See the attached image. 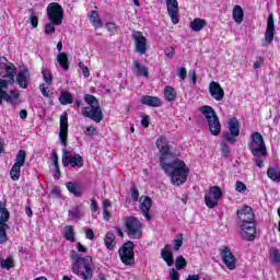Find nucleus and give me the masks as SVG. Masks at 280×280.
Segmentation results:
<instances>
[{"label":"nucleus","mask_w":280,"mask_h":280,"mask_svg":"<svg viewBox=\"0 0 280 280\" xmlns=\"http://www.w3.org/2000/svg\"><path fill=\"white\" fill-rule=\"evenodd\" d=\"M44 34L46 35V36H49V35H51V34H56V24H54V23H47V24H45V26H44Z\"/></svg>","instance_id":"41"},{"label":"nucleus","mask_w":280,"mask_h":280,"mask_svg":"<svg viewBox=\"0 0 280 280\" xmlns=\"http://www.w3.org/2000/svg\"><path fill=\"white\" fill-rule=\"evenodd\" d=\"M21 167L18 164H13L10 171V177L13 180H19V178H21Z\"/></svg>","instance_id":"36"},{"label":"nucleus","mask_w":280,"mask_h":280,"mask_svg":"<svg viewBox=\"0 0 280 280\" xmlns=\"http://www.w3.org/2000/svg\"><path fill=\"white\" fill-rule=\"evenodd\" d=\"M130 191H131V200H133V202H137V200H139V189H137V186L130 187Z\"/></svg>","instance_id":"50"},{"label":"nucleus","mask_w":280,"mask_h":280,"mask_svg":"<svg viewBox=\"0 0 280 280\" xmlns=\"http://www.w3.org/2000/svg\"><path fill=\"white\" fill-rule=\"evenodd\" d=\"M221 154L224 159H229L231 156V151L229 150V144L225 142L221 143Z\"/></svg>","instance_id":"46"},{"label":"nucleus","mask_w":280,"mask_h":280,"mask_svg":"<svg viewBox=\"0 0 280 280\" xmlns=\"http://www.w3.org/2000/svg\"><path fill=\"white\" fill-rule=\"evenodd\" d=\"M85 237L91 241L95 240V233L93 232V230L91 229L85 230Z\"/></svg>","instance_id":"58"},{"label":"nucleus","mask_w":280,"mask_h":280,"mask_svg":"<svg viewBox=\"0 0 280 280\" xmlns=\"http://www.w3.org/2000/svg\"><path fill=\"white\" fill-rule=\"evenodd\" d=\"M177 93L176 90L170 85H166L164 88V98L166 100V102H174V100H176L177 97Z\"/></svg>","instance_id":"31"},{"label":"nucleus","mask_w":280,"mask_h":280,"mask_svg":"<svg viewBox=\"0 0 280 280\" xmlns=\"http://www.w3.org/2000/svg\"><path fill=\"white\" fill-rule=\"evenodd\" d=\"M61 163L63 167H72L73 170H80L84 167V158L80 154L71 155V151L63 149L61 154Z\"/></svg>","instance_id":"10"},{"label":"nucleus","mask_w":280,"mask_h":280,"mask_svg":"<svg viewBox=\"0 0 280 280\" xmlns=\"http://www.w3.org/2000/svg\"><path fill=\"white\" fill-rule=\"evenodd\" d=\"M104 245L107 250H115V248L117 247V236H115V233L106 232L104 237Z\"/></svg>","instance_id":"24"},{"label":"nucleus","mask_w":280,"mask_h":280,"mask_svg":"<svg viewBox=\"0 0 280 280\" xmlns=\"http://www.w3.org/2000/svg\"><path fill=\"white\" fill-rule=\"evenodd\" d=\"M52 196H55L56 198H60L61 194H60V188L58 186H55L51 190Z\"/></svg>","instance_id":"61"},{"label":"nucleus","mask_w":280,"mask_h":280,"mask_svg":"<svg viewBox=\"0 0 280 280\" xmlns=\"http://www.w3.org/2000/svg\"><path fill=\"white\" fill-rule=\"evenodd\" d=\"M228 130L229 132L223 133V139L231 143H237V137H240V120L235 117L230 118L228 121Z\"/></svg>","instance_id":"13"},{"label":"nucleus","mask_w":280,"mask_h":280,"mask_svg":"<svg viewBox=\"0 0 280 280\" xmlns=\"http://www.w3.org/2000/svg\"><path fill=\"white\" fill-rule=\"evenodd\" d=\"M174 244V250L178 252L180 250V247L183 246V234H178L176 238L173 241Z\"/></svg>","instance_id":"44"},{"label":"nucleus","mask_w":280,"mask_h":280,"mask_svg":"<svg viewBox=\"0 0 280 280\" xmlns=\"http://www.w3.org/2000/svg\"><path fill=\"white\" fill-rule=\"evenodd\" d=\"M89 20H90L91 25H93V27L95 30H100L104 25L102 23V19H100V13H97L96 10L91 11V13L89 15Z\"/></svg>","instance_id":"26"},{"label":"nucleus","mask_w":280,"mask_h":280,"mask_svg":"<svg viewBox=\"0 0 280 280\" xmlns=\"http://www.w3.org/2000/svg\"><path fill=\"white\" fill-rule=\"evenodd\" d=\"M208 91L215 102H222L224 100V89L220 85V83L212 81L209 83Z\"/></svg>","instance_id":"19"},{"label":"nucleus","mask_w":280,"mask_h":280,"mask_svg":"<svg viewBox=\"0 0 280 280\" xmlns=\"http://www.w3.org/2000/svg\"><path fill=\"white\" fill-rule=\"evenodd\" d=\"M155 145L160 152V166L176 159V155L172 153L170 142H167V138L165 136H160L155 142Z\"/></svg>","instance_id":"8"},{"label":"nucleus","mask_w":280,"mask_h":280,"mask_svg":"<svg viewBox=\"0 0 280 280\" xmlns=\"http://www.w3.org/2000/svg\"><path fill=\"white\" fill-rule=\"evenodd\" d=\"M91 211L92 213H96V211L100 209V206L97 205V201L95 200V198L91 199Z\"/></svg>","instance_id":"57"},{"label":"nucleus","mask_w":280,"mask_h":280,"mask_svg":"<svg viewBox=\"0 0 280 280\" xmlns=\"http://www.w3.org/2000/svg\"><path fill=\"white\" fill-rule=\"evenodd\" d=\"M84 102L89 105V107H83L81 115L83 117H88V119H92L96 124L104 120V113L102 112V107H100V101L93 94H85Z\"/></svg>","instance_id":"5"},{"label":"nucleus","mask_w":280,"mask_h":280,"mask_svg":"<svg viewBox=\"0 0 280 280\" xmlns=\"http://www.w3.org/2000/svg\"><path fill=\"white\" fill-rule=\"evenodd\" d=\"M186 280H200L199 275H189Z\"/></svg>","instance_id":"64"},{"label":"nucleus","mask_w":280,"mask_h":280,"mask_svg":"<svg viewBox=\"0 0 280 280\" xmlns=\"http://www.w3.org/2000/svg\"><path fill=\"white\" fill-rule=\"evenodd\" d=\"M232 16L235 23H242V21H244V9H242L240 5H235L232 11Z\"/></svg>","instance_id":"32"},{"label":"nucleus","mask_w":280,"mask_h":280,"mask_svg":"<svg viewBox=\"0 0 280 280\" xmlns=\"http://www.w3.org/2000/svg\"><path fill=\"white\" fill-rule=\"evenodd\" d=\"M148 51V38L141 36V54H145Z\"/></svg>","instance_id":"55"},{"label":"nucleus","mask_w":280,"mask_h":280,"mask_svg":"<svg viewBox=\"0 0 280 280\" xmlns=\"http://www.w3.org/2000/svg\"><path fill=\"white\" fill-rule=\"evenodd\" d=\"M39 91L44 97H51V94L47 91V88H45V83L39 84Z\"/></svg>","instance_id":"54"},{"label":"nucleus","mask_w":280,"mask_h":280,"mask_svg":"<svg viewBox=\"0 0 280 280\" xmlns=\"http://www.w3.org/2000/svg\"><path fill=\"white\" fill-rule=\"evenodd\" d=\"M166 176H170L172 185L180 187L184 183H187V176H189V167L185 164V161L174 158L170 162L160 166Z\"/></svg>","instance_id":"3"},{"label":"nucleus","mask_w":280,"mask_h":280,"mask_svg":"<svg viewBox=\"0 0 280 280\" xmlns=\"http://www.w3.org/2000/svg\"><path fill=\"white\" fill-rule=\"evenodd\" d=\"M122 231L127 233L129 237L135 240L139 235V231L141 229V221L137 217H125L122 219Z\"/></svg>","instance_id":"12"},{"label":"nucleus","mask_w":280,"mask_h":280,"mask_svg":"<svg viewBox=\"0 0 280 280\" xmlns=\"http://www.w3.org/2000/svg\"><path fill=\"white\" fill-rule=\"evenodd\" d=\"M168 278L170 280H180V273L175 268H172L170 269Z\"/></svg>","instance_id":"49"},{"label":"nucleus","mask_w":280,"mask_h":280,"mask_svg":"<svg viewBox=\"0 0 280 280\" xmlns=\"http://www.w3.org/2000/svg\"><path fill=\"white\" fill-rule=\"evenodd\" d=\"M141 126H143V128H150V116H142Z\"/></svg>","instance_id":"56"},{"label":"nucleus","mask_w":280,"mask_h":280,"mask_svg":"<svg viewBox=\"0 0 280 280\" xmlns=\"http://www.w3.org/2000/svg\"><path fill=\"white\" fill-rule=\"evenodd\" d=\"M222 188L219 186H212L209 189V192L205 195V202L208 209H215L218 207V202L222 200Z\"/></svg>","instance_id":"14"},{"label":"nucleus","mask_w":280,"mask_h":280,"mask_svg":"<svg viewBox=\"0 0 280 280\" xmlns=\"http://www.w3.org/2000/svg\"><path fill=\"white\" fill-rule=\"evenodd\" d=\"M164 54L167 58L172 59L176 55V50L174 47L171 46L164 49Z\"/></svg>","instance_id":"51"},{"label":"nucleus","mask_w":280,"mask_h":280,"mask_svg":"<svg viewBox=\"0 0 280 280\" xmlns=\"http://www.w3.org/2000/svg\"><path fill=\"white\" fill-rule=\"evenodd\" d=\"M269 257L273 264H280V252L277 247L269 250Z\"/></svg>","instance_id":"38"},{"label":"nucleus","mask_w":280,"mask_h":280,"mask_svg":"<svg viewBox=\"0 0 280 280\" xmlns=\"http://www.w3.org/2000/svg\"><path fill=\"white\" fill-rule=\"evenodd\" d=\"M170 248H172L171 245H165L164 248L161 249V258L165 261L166 266L172 268V266H174V253H172Z\"/></svg>","instance_id":"23"},{"label":"nucleus","mask_w":280,"mask_h":280,"mask_svg":"<svg viewBox=\"0 0 280 280\" xmlns=\"http://www.w3.org/2000/svg\"><path fill=\"white\" fill-rule=\"evenodd\" d=\"M1 217H0V244L8 243V231H10V225L5 222L10 220V211L5 207L1 208Z\"/></svg>","instance_id":"15"},{"label":"nucleus","mask_w":280,"mask_h":280,"mask_svg":"<svg viewBox=\"0 0 280 280\" xmlns=\"http://www.w3.org/2000/svg\"><path fill=\"white\" fill-rule=\"evenodd\" d=\"M63 237L68 242H75V232H73V225H66L63 228Z\"/></svg>","instance_id":"33"},{"label":"nucleus","mask_w":280,"mask_h":280,"mask_svg":"<svg viewBox=\"0 0 280 280\" xmlns=\"http://www.w3.org/2000/svg\"><path fill=\"white\" fill-rule=\"evenodd\" d=\"M46 14L48 21L52 23V25H62V21L65 19V9L58 2H50L47 5Z\"/></svg>","instance_id":"9"},{"label":"nucleus","mask_w":280,"mask_h":280,"mask_svg":"<svg viewBox=\"0 0 280 280\" xmlns=\"http://www.w3.org/2000/svg\"><path fill=\"white\" fill-rule=\"evenodd\" d=\"M143 201L141 202V211L147 222H152V214L150 213V209H152V198L149 196L142 197Z\"/></svg>","instance_id":"22"},{"label":"nucleus","mask_w":280,"mask_h":280,"mask_svg":"<svg viewBox=\"0 0 280 280\" xmlns=\"http://www.w3.org/2000/svg\"><path fill=\"white\" fill-rule=\"evenodd\" d=\"M220 252H221L222 261L226 266V268L229 270H235L237 258L233 256V253H231V249L226 246H222L220 248Z\"/></svg>","instance_id":"18"},{"label":"nucleus","mask_w":280,"mask_h":280,"mask_svg":"<svg viewBox=\"0 0 280 280\" xmlns=\"http://www.w3.org/2000/svg\"><path fill=\"white\" fill-rule=\"evenodd\" d=\"M248 150L252 152L253 156H268L266 140H264V136H261L259 131L252 133L248 142Z\"/></svg>","instance_id":"7"},{"label":"nucleus","mask_w":280,"mask_h":280,"mask_svg":"<svg viewBox=\"0 0 280 280\" xmlns=\"http://www.w3.org/2000/svg\"><path fill=\"white\" fill-rule=\"evenodd\" d=\"M264 66V57H258L257 61L254 63V69H260Z\"/></svg>","instance_id":"60"},{"label":"nucleus","mask_w":280,"mask_h":280,"mask_svg":"<svg viewBox=\"0 0 280 280\" xmlns=\"http://www.w3.org/2000/svg\"><path fill=\"white\" fill-rule=\"evenodd\" d=\"M141 104L150 106L151 108H159L161 106V98L151 95H144L141 98Z\"/></svg>","instance_id":"25"},{"label":"nucleus","mask_w":280,"mask_h":280,"mask_svg":"<svg viewBox=\"0 0 280 280\" xmlns=\"http://www.w3.org/2000/svg\"><path fill=\"white\" fill-rule=\"evenodd\" d=\"M167 14L171 16L172 24L178 25V0H165Z\"/></svg>","instance_id":"20"},{"label":"nucleus","mask_w":280,"mask_h":280,"mask_svg":"<svg viewBox=\"0 0 280 280\" xmlns=\"http://www.w3.org/2000/svg\"><path fill=\"white\" fill-rule=\"evenodd\" d=\"M26 159H27V152H25V150L18 151L14 165H19L20 167H23V165H25Z\"/></svg>","instance_id":"34"},{"label":"nucleus","mask_w":280,"mask_h":280,"mask_svg":"<svg viewBox=\"0 0 280 280\" xmlns=\"http://www.w3.org/2000/svg\"><path fill=\"white\" fill-rule=\"evenodd\" d=\"M237 224L241 229V236L246 242H255L257 237V221L255 211L249 206H243L236 211Z\"/></svg>","instance_id":"2"},{"label":"nucleus","mask_w":280,"mask_h":280,"mask_svg":"<svg viewBox=\"0 0 280 280\" xmlns=\"http://www.w3.org/2000/svg\"><path fill=\"white\" fill-rule=\"evenodd\" d=\"M253 163H255V166L256 167H264V160H261L262 156H266V155H253Z\"/></svg>","instance_id":"48"},{"label":"nucleus","mask_w":280,"mask_h":280,"mask_svg":"<svg viewBox=\"0 0 280 280\" xmlns=\"http://www.w3.org/2000/svg\"><path fill=\"white\" fill-rule=\"evenodd\" d=\"M57 62L63 71H69V55H67V52H59L57 55Z\"/></svg>","instance_id":"27"},{"label":"nucleus","mask_w":280,"mask_h":280,"mask_svg":"<svg viewBox=\"0 0 280 280\" xmlns=\"http://www.w3.org/2000/svg\"><path fill=\"white\" fill-rule=\"evenodd\" d=\"M177 75L180 78V80H185V78H187V69L180 68Z\"/></svg>","instance_id":"59"},{"label":"nucleus","mask_w":280,"mask_h":280,"mask_svg":"<svg viewBox=\"0 0 280 280\" xmlns=\"http://www.w3.org/2000/svg\"><path fill=\"white\" fill-rule=\"evenodd\" d=\"M275 15L272 13L269 14L267 21V30L265 33V38L262 39V47H268L275 40Z\"/></svg>","instance_id":"17"},{"label":"nucleus","mask_w":280,"mask_h":280,"mask_svg":"<svg viewBox=\"0 0 280 280\" xmlns=\"http://www.w3.org/2000/svg\"><path fill=\"white\" fill-rule=\"evenodd\" d=\"M68 213L72 220H80V218H82V211L80 210V207H75L74 210H70Z\"/></svg>","instance_id":"43"},{"label":"nucleus","mask_w":280,"mask_h":280,"mask_svg":"<svg viewBox=\"0 0 280 280\" xmlns=\"http://www.w3.org/2000/svg\"><path fill=\"white\" fill-rule=\"evenodd\" d=\"M207 25V20H202L200 18L195 19L192 22H190V30L192 32H200L201 30H203Z\"/></svg>","instance_id":"30"},{"label":"nucleus","mask_w":280,"mask_h":280,"mask_svg":"<svg viewBox=\"0 0 280 280\" xmlns=\"http://www.w3.org/2000/svg\"><path fill=\"white\" fill-rule=\"evenodd\" d=\"M184 268H187V259L179 255L175 258V270H184Z\"/></svg>","instance_id":"35"},{"label":"nucleus","mask_w":280,"mask_h":280,"mask_svg":"<svg viewBox=\"0 0 280 280\" xmlns=\"http://www.w3.org/2000/svg\"><path fill=\"white\" fill-rule=\"evenodd\" d=\"M199 110L202 113V115L205 116L208 122V128L210 130V133L213 137H218V135L222 132V124H220V118L218 117L215 109H213V107L209 105H205L200 107Z\"/></svg>","instance_id":"6"},{"label":"nucleus","mask_w":280,"mask_h":280,"mask_svg":"<svg viewBox=\"0 0 280 280\" xmlns=\"http://www.w3.org/2000/svg\"><path fill=\"white\" fill-rule=\"evenodd\" d=\"M52 165L55 167L56 174H58L57 178H60V165L58 164V153H52Z\"/></svg>","instance_id":"42"},{"label":"nucleus","mask_w":280,"mask_h":280,"mask_svg":"<svg viewBox=\"0 0 280 280\" xmlns=\"http://www.w3.org/2000/svg\"><path fill=\"white\" fill-rule=\"evenodd\" d=\"M59 103L61 106H69V104H73V94L69 91H61L59 96Z\"/></svg>","instance_id":"29"},{"label":"nucleus","mask_w":280,"mask_h":280,"mask_svg":"<svg viewBox=\"0 0 280 280\" xmlns=\"http://www.w3.org/2000/svg\"><path fill=\"white\" fill-rule=\"evenodd\" d=\"M16 78V66L14 63H9L4 66V74L0 79V106L3 102L14 106L16 102L21 98V93L16 90H11L8 92V86H13Z\"/></svg>","instance_id":"1"},{"label":"nucleus","mask_w":280,"mask_h":280,"mask_svg":"<svg viewBox=\"0 0 280 280\" xmlns=\"http://www.w3.org/2000/svg\"><path fill=\"white\" fill-rule=\"evenodd\" d=\"M15 82L20 89L30 86V69L24 68L15 74Z\"/></svg>","instance_id":"21"},{"label":"nucleus","mask_w":280,"mask_h":280,"mask_svg":"<svg viewBox=\"0 0 280 280\" xmlns=\"http://www.w3.org/2000/svg\"><path fill=\"white\" fill-rule=\"evenodd\" d=\"M32 27H38V16L36 13L32 12L30 16Z\"/></svg>","instance_id":"52"},{"label":"nucleus","mask_w":280,"mask_h":280,"mask_svg":"<svg viewBox=\"0 0 280 280\" xmlns=\"http://www.w3.org/2000/svg\"><path fill=\"white\" fill-rule=\"evenodd\" d=\"M267 176L271 179V180H279V172H277V168H268L267 170Z\"/></svg>","instance_id":"45"},{"label":"nucleus","mask_w":280,"mask_h":280,"mask_svg":"<svg viewBox=\"0 0 280 280\" xmlns=\"http://www.w3.org/2000/svg\"><path fill=\"white\" fill-rule=\"evenodd\" d=\"M97 129H95V127H93V126H89V127H86V129H85V135H95V131H96Z\"/></svg>","instance_id":"63"},{"label":"nucleus","mask_w":280,"mask_h":280,"mask_svg":"<svg viewBox=\"0 0 280 280\" xmlns=\"http://www.w3.org/2000/svg\"><path fill=\"white\" fill-rule=\"evenodd\" d=\"M42 75L48 86H51V84H54V77L51 75V71H49V69H43Z\"/></svg>","instance_id":"37"},{"label":"nucleus","mask_w":280,"mask_h":280,"mask_svg":"<svg viewBox=\"0 0 280 280\" xmlns=\"http://www.w3.org/2000/svg\"><path fill=\"white\" fill-rule=\"evenodd\" d=\"M0 268L5 270L14 268V258L12 256H9L7 259L2 260Z\"/></svg>","instance_id":"40"},{"label":"nucleus","mask_w":280,"mask_h":280,"mask_svg":"<svg viewBox=\"0 0 280 280\" xmlns=\"http://www.w3.org/2000/svg\"><path fill=\"white\" fill-rule=\"evenodd\" d=\"M66 187L70 194H72L75 198H82V190L80 186L75 182L66 183Z\"/></svg>","instance_id":"28"},{"label":"nucleus","mask_w":280,"mask_h":280,"mask_svg":"<svg viewBox=\"0 0 280 280\" xmlns=\"http://www.w3.org/2000/svg\"><path fill=\"white\" fill-rule=\"evenodd\" d=\"M70 258L72 259L71 270L73 275L81 277L83 280L93 279V257L84 256L72 249L70 252Z\"/></svg>","instance_id":"4"},{"label":"nucleus","mask_w":280,"mask_h":280,"mask_svg":"<svg viewBox=\"0 0 280 280\" xmlns=\"http://www.w3.org/2000/svg\"><path fill=\"white\" fill-rule=\"evenodd\" d=\"M248 188L246 187V184L244 182L237 180L235 184V190L238 191V194H244Z\"/></svg>","instance_id":"47"},{"label":"nucleus","mask_w":280,"mask_h":280,"mask_svg":"<svg viewBox=\"0 0 280 280\" xmlns=\"http://www.w3.org/2000/svg\"><path fill=\"white\" fill-rule=\"evenodd\" d=\"M59 140L63 148H67V141L69 139V114L63 112L59 120Z\"/></svg>","instance_id":"16"},{"label":"nucleus","mask_w":280,"mask_h":280,"mask_svg":"<svg viewBox=\"0 0 280 280\" xmlns=\"http://www.w3.org/2000/svg\"><path fill=\"white\" fill-rule=\"evenodd\" d=\"M133 71L136 73V75L139 78V75H141V63L138 60L133 61Z\"/></svg>","instance_id":"53"},{"label":"nucleus","mask_w":280,"mask_h":280,"mask_svg":"<svg viewBox=\"0 0 280 280\" xmlns=\"http://www.w3.org/2000/svg\"><path fill=\"white\" fill-rule=\"evenodd\" d=\"M132 38L136 42V51H138V54H141V32L133 31Z\"/></svg>","instance_id":"39"},{"label":"nucleus","mask_w":280,"mask_h":280,"mask_svg":"<svg viewBox=\"0 0 280 280\" xmlns=\"http://www.w3.org/2000/svg\"><path fill=\"white\" fill-rule=\"evenodd\" d=\"M78 253H86V247L82 243H77Z\"/></svg>","instance_id":"62"},{"label":"nucleus","mask_w":280,"mask_h":280,"mask_svg":"<svg viewBox=\"0 0 280 280\" xmlns=\"http://www.w3.org/2000/svg\"><path fill=\"white\" fill-rule=\"evenodd\" d=\"M118 256L125 266H135V243L132 241L124 243L118 249Z\"/></svg>","instance_id":"11"}]
</instances>
